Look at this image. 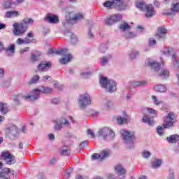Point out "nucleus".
Here are the masks:
<instances>
[{
    "label": "nucleus",
    "instance_id": "8",
    "mask_svg": "<svg viewBox=\"0 0 179 179\" xmlns=\"http://www.w3.org/2000/svg\"><path fill=\"white\" fill-rule=\"evenodd\" d=\"M98 135L103 138V141H107V139H114V138H115V132L108 127L100 129L98 131Z\"/></svg>",
    "mask_w": 179,
    "mask_h": 179
},
{
    "label": "nucleus",
    "instance_id": "59",
    "mask_svg": "<svg viewBox=\"0 0 179 179\" xmlns=\"http://www.w3.org/2000/svg\"><path fill=\"white\" fill-rule=\"evenodd\" d=\"M29 50H30V48L26 47L24 49H22L20 50V54H22V55L24 54V52H27L29 51Z\"/></svg>",
    "mask_w": 179,
    "mask_h": 179
},
{
    "label": "nucleus",
    "instance_id": "4",
    "mask_svg": "<svg viewBox=\"0 0 179 179\" xmlns=\"http://www.w3.org/2000/svg\"><path fill=\"white\" fill-rule=\"evenodd\" d=\"M33 20L31 18H27L23 20L20 24L15 22L13 24L14 29L13 33L14 36H22L24 34L25 31L27 30L26 24H31L33 23Z\"/></svg>",
    "mask_w": 179,
    "mask_h": 179
},
{
    "label": "nucleus",
    "instance_id": "62",
    "mask_svg": "<svg viewBox=\"0 0 179 179\" xmlns=\"http://www.w3.org/2000/svg\"><path fill=\"white\" fill-rule=\"evenodd\" d=\"M88 37L89 38H94V35H93V34L92 33V29H89V31H88Z\"/></svg>",
    "mask_w": 179,
    "mask_h": 179
},
{
    "label": "nucleus",
    "instance_id": "20",
    "mask_svg": "<svg viewBox=\"0 0 179 179\" xmlns=\"http://www.w3.org/2000/svg\"><path fill=\"white\" fill-rule=\"evenodd\" d=\"M167 34V29L164 28V27H160L158 28V31L155 34L156 38L157 40H162V41H164L166 40V35Z\"/></svg>",
    "mask_w": 179,
    "mask_h": 179
},
{
    "label": "nucleus",
    "instance_id": "48",
    "mask_svg": "<svg viewBox=\"0 0 179 179\" xmlns=\"http://www.w3.org/2000/svg\"><path fill=\"white\" fill-rule=\"evenodd\" d=\"M71 41L72 44H76L78 43V37L74 34H71Z\"/></svg>",
    "mask_w": 179,
    "mask_h": 179
},
{
    "label": "nucleus",
    "instance_id": "46",
    "mask_svg": "<svg viewBox=\"0 0 179 179\" xmlns=\"http://www.w3.org/2000/svg\"><path fill=\"white\" fill-rule=\"evenodd\" d=\"M92 160H101V157L99 153H94L91 157Z\"/></svg>",
    "mask_w": 179,
    "mask_h": 179
},
{
    "label": "nucleus",
    "instance_id": "58",
    "mask_svg": "<svg viewBox=\"0 0 179 179\" xmlns=\"http://www.w3.org/2000/svg\"><path fill=\"white\" fill-rule=\"evenodd\" d=\"M89 144V141H83L80 144V148H85V146H87V145Z\"/></svg>",
    "mask_w": 179,
    "mask_h": 179
},
{
    "label": "nucleus",
    "instance_id": "55",
    "mask_svg": "<svg viewBox=\"0 0 179 179\" xmlns=\"http://www.w3.org/2000/svg\"><path fill=\"white\" fill-rule=\"evenodd\" d=\"M16 43L17 44H18V45H22V44H25L24 39H22L21 38H18Z\"/></svg>",
    "mask_w": 179,
    "mask_h": 179
},
{
    "label": "nucleus",
    "instance_id": "26",
    "mask_svg": "<svg viewBox=\"0 0 179 179\" xmlns=\"http://www.w3.org/2000/svg\"><path fill=\"white\" fill-rule=\"evenodd\" d=\"M135 6L137 9H139L141 12H145V9L148 6V4L145 1H136Z\"/></svg>",
    "mask_w": 179,
    "mask_h": 179
},
{
    "label": "nucleus",
    "instance_id": "18",
    "mask_svg": "<svg viewBox=\"0 0 179 179\" xmlns=\"http://www.w3.org/2000/svg\"><path fill=\"white\" fill-rule=\"evenodd\" d=\"M145 85H148V81L146 80H131L129 83V87L130 89H137V87H142Z\"/></svg>",
    "mask_w": 179,
    "mask_h": 179
},
{
    "label": "nucleus",
    "instance_id": "63",
    "mask_svg": "<svg viewBox=\"0 0 179 179\" xmlns=\"http://www.w3.org/2000/svg\"><path fill=\"white\" fill-rule=\"evenodd\" d=\"M154 6H155V8H160V2L158 0H155Z\"/></svg>",
    "mask_w": 179,
    "mask_h": 179
},
{
    "label": "nucleus",
    "instance_id": "39",
    "mask_svg": "<svg viewBox=\"0 0 179 179\" xmlns=\"http://www.w3.org/2000/svg\"><path fill=\"white\" fill-rule=\"evenodd\" d=\"M160 78H162V79H167L169 76V70L164 69H162L161 73H159Z\"/></svg>",
    "mask_w": 179,
    "mask_h": 179
},
{
    "label": "nucleus",
    "instance_id": "24",
    "mask_svg": "<svg viewBox=\"0 0 179 179\" xmlns=\"http://www.w3.org/2000/svg\"><path fill=\"white\" fill-rule=\"evenodd\" d=\"M113 59L112 55H107L106 56H103L100 58V64L101 66H106L107 64L110 62V59Z\"/></svg>",
    "mask_w": 179,
    "mask_h": 179
},
{
    "label": "nucleus",
    "instance_id": "57",
    "mask_svg": "<svg viewBox=\"0 0 179 179\" xmlns=\"http://www.w3.org/2000/svg\"><path fill=\"white\" fill-rule=\"evenodd\" d=\"M71 171H72V169L71 168L66 171L64 174V177H66V178H69V176H71Z\"/></svg>",
    "mask_w": 179,
    "mask_h": 179
},
{
    "label": "nucleus",
    "instance_id": "7",
    "mask_svg": "<svg viewBox=\"0 0 179 179\" xmlns=\"http://www.w3.org/2000/svg\"><path fill=\"white\" fill-rule=\"evenodd\" d=\"M71 13L66 14V20L62 22L64 27H66L68 24H76L78 22L85 19V16L82 13H76L73 17H71Z\"/></svg>",
    "mask_w": 179,
    "mask_h": 179
},
{
    "label": "nucleus",
    "instance_id": "56",
    "mask_svg": "<svg viewBox=\"0 0 179 179\" xmlns=\"http://www.w3.org/2000/svg\"><path fill=\"white\" fill-rule=\"evenodd\" d=\"M138 36L135 32H129L128 38H134Z\"/></svg>",
    "mask_w": 179,
    "mask_h": 179
},
{
    "label": "nucleus",
    "instance_id": "33",
    "mask_svg": "<svg viewBox=\"0 0 179 179\" xmlns=\"http://www.w3.org/2000/svg\"><path fill=\"white\" fill-rule=\"evenodd\" d=\"M162 159H156L155 160L151 162V167L152 169H159L162 166Z\"/></svg>",
    "mask_w": 179,
    "mask_h": 179
},
{
    "label": "nucleus",
    "instance_id": "40",
    "mask_svg": "<svg viewBox=\"0 0 179 179\" xmlns=\"http://www.w3.org/2000/svg\"><path fill=\"white\" fill-rule=\"evenodd\" d=\"M154 90H167V86L164 85H157L154 86Z\"/></svg>",
    "mask_w": 179,
    "mask_h": 179
},
{
    "label": "nucleus",
    "instance_id": "47",
    "mask_svg": "<svg viewBox=\"0 0 179 179\" xmlns=\"http://www.w3.org/2000/svg\"><path fill=\"white\" fill-rule=\"evenodd\" d=\"M157 133L159 136H163V135H164V131H163V127L159 126L157 128Z\"/></svg>",
    "mask_w": 179,
    "mask_h": 179
},
{
    "label": "nucleus",
    "instance_id": "16",
    "mask_svg": "<svg viewBox=\"0 0 179 179\" xmlns=\"http://www.w3.org/2000/svg\"><path fill=\"white\" fill-rule=\"evenodd\" d=\"M44 22L50 24H57L59 23V17L57 15L48 13L43 19Z\"/></svg>",
    "mask_w": 179,
    "mask_h": 179
},
{
    "label": "nucleus",
    "instance_id": "22",
    "mask_svg": "<svg viewBox=\"0 0 179 179\" xmlns=\"http://www.w3.org/2000/svg\"><path fill=\"white\" fill-rule=\"evenodd\" d=\"M52 64H51V62H41L38 65V70L39 72H44L47 71V68H51V66Z\"/></svg>",
    "mask_w": 179,
    "mask_h": 179
},
{
    "label": "nucleus",
    "instance_id": "41",
    "mask_svg": "<svg viewBox=\"0 0 179 179\" xmlns=\"http://www.w3.org/2000/svg\"><path fill=\"white\" fill-rule=\"evenodd\" d=\"M108 48L107 47V45L106 44H101L99 48V52H101L102 54H104L106 51H107V49Z\"/></svg>",
    "mask_w": 179,
    "mask_h": 179
},
{
    "label": "nucleus",
    "instance_id": "15",
    "mask_svg": "<svg viewBox=\"0 0 179 179\" xmlns=\"http://www.w3.org/2000/svg\"><path fill=\"white\" fill-rule=\"evenodd\" d=\"M69 125H71V123L68 120L64 117H60L56 122L54 129L55 131H61L62 128H64V127H69Z\"/></svg>",
    "mask_w": 179,
    "mask_h": 179
},
{
    "label": "nucleus",
    "instance_id": "9",
    "mask_svg": "<svg viewBox=\"0 0 179 179\" xmlns=\"http://www.w3.org/2000/svg\"><path fill=\"white\" fill-rule=\"evenodd\" d=\"M78 101V106L83 110L86 109V107H87V106H90L92 104V99H90V96L89 95V94H83L80 95Z\"/></svg>",
    "mask_w": 179,
    "mask_h": 179
},
{
    "label": "nucleus",
    "instance_id": "2",
    "mask_svg": "<svg viewBox=\"0 0 179 179\" xmlns=\"http://www.w3.org/2000/svg\"><path fill=\"white\" fill-rule=\"evenodd\" d=\"M48 55H61L64 57L59 59V62L62 65H66V64L71 62L72 58H73L72 54L68 52V49L66 48L57 50L55 48H51L48 52Z\"/></svg>",
    "mask_w": 179,
    "mask_h": 179
},
{
    "label": "nucleus",
    "instance_id": "35",
    "mask_svg": "<svg viewBox=\"0 0 179 179\" xmlns=\"http://www.w3.org/2000/svg\"><path fill=\"white\" fill-rule=\"evenodd\" d=\"M19 16V12L17 11H8L6 13L5 17L10 18V17H17Z\"/></svg>",
    "mask_w": 179,
    "mask_h": 179
},
{
    "label": "nucleus",
    "instance_id": "3",
    "mask_svg": "<svg viewBox=\"0 0 179 179\" xmlns=\"http://www.w3.org/2000/svg\"><path fill=\"white\" fill-rule=\"evenodd\" d=\"M104 8L115 9L118 12H124L128 8V3L124 0H108L103 3Z\"/></svg>",
    "mask_w": 179,
    "mask_h": 179
},
{
    "label": "nucleus",
    "instance_id": "42",
    "mask_svg": "<svg viewBox=\"0 0 179 179\" xmlns=\"http://www.w3.org/2000/svg\"><path fill=\"white\" fill-rule=\"evenodd\" d=\"M13 3V2L11 0H6L3 3V6L6 9H9V8H12Z\"/></svg>",
    "mask_w": 179,
    "mask_h": 179
},
{
    "label": "nucleus",
    "instance_id": "37",
    "mask_svg": "<svg viewBox=\"0 0 179 179\" xmlns=\"http://www.w3.org/2000/svg\"><path fill=\"white\" fill-rule=\"evenodd\" d=\"M60 155L62 156H69V155H71V150L68 149L66 147H63L60 150Z\"/></svg>",
    "mask_w": 179,
    "mask_h": 179
},
{
    "label": "nucleus",
    "instance_id": "36",
    "mask_svg": "<svg viewBox=\"0 0 179 179\" xmlns=\"http://www.w3.org/2000/svg\"><path fill=\"white\" fill-rule=\"evenodd\" d=\"M139 55V52L135 50H131V52L129 53V58L131 61L134 59H136V57H138Z\"/></svg>",
    "mask_w": 179,
    "mask_h": 179
},
{
    "label": "nucleus",
    "instance_id": "11",
    "mask_svg": "<svg viewBox=\"0 0 179 179\" xmlns=\"http://www.w3.org/2000/svg\"><path fill=\"white\" fill-rule=\"evenodd\" d=\"M147 110L148 111L149 114H151V115H152V118L149 117L148 115L143 114V122H145V124H148V125L153 127L155 124V120H153V117H157V110L151 108H148Z\"/></svg>",
    "mask_w": 179,
    "mask_h": 179
},
{
    "label": "nucleus",
    "instance_id": "10",
    "mask_svg": "<svg viewBox=\"0 0 179 179\" xmlns=\"http://www.w3.org/2000/svg\"><path fill=\"white\" fill-rule=\"evenodd\" d=\"M177 121L176 119V115L174 113L171 112L168 113L164 117V124L163 128H171L174 127V124Z\"/></svg>",
    "mask_w": 179,
    "mask_h": 179
},
{
    "label": "nucleus",
    "instance_id": "61",
    "mask_svg": "<svg viewBox=\"0 0 179 179\" xmlns=\"http://www.w3.org/2000/svg\"><path fill=\"white\" fill-rule=\"evenodd\" d=\"M87 135H91V138H94L95 135L92 129H88L87 132Z\"/></svg>",
    "mask_w": 179,
    "mask_h": 179
},
{
    "label": "nucleus",
    "instance_id": "14",
    "mask_svg": "<svg viewBox=\"0 0 179 179\" xmlns=\"http://www.w3.org/2000/svg\"><path fill=\"white\" fill-rule=\"evenodd\" d=\"M1 157L3 160L6 162V164H9L10 166L16 163L15 155L10 154L9 151H3L1 152Z\"/></svg>",
    "mask_w": 179,
    "mask_h": 179
},
{
    "label": "nucleus",
    "instance_id": "29",
    "mask_svg": "<svg viewBox=\"0 0 179 179\" xmlns=\"http://www.w3.org/2000/svg\"><path fill=\"white\" fill-rule=\"evenodd\" d=\"M129 29H131V25L125 21H123L118 27V29L121 30V31H127V30H129Z\"/></svg>",
    "mask_w": 179,
    "mask_h": 179
},
{
    "label": "nucleus",
    "instance_id": "32",
    "mask_svg": "<svg viewBox=\"0 0 179 179\" xmlns=\"http://www.w3.org/2000/svg\"><path fill=\"white\" fill-rule=\"evenodd\" d=\"M166 139L169 143H176V142H178L179 141V136L177 134H173L169 137H167Z\"/></svg>",
    "mask_w": 179,
    "mask_h": 179
},
{
    "label": "nucleus",
    "instance_id": "21",
    "mask_svg": "<svg viewBox=\"0 0 179 179\" xmlns=\"http://www.w3.org/2000/svg\"><path fill=\"white\" fill-rule=\"evenodd\" d=\"M1 51H6V52H9L10 54H15L16 51V46L15 44L12 43L8 48H5L3 43L0 42V52Z\"/></svg>",
    "mask_w": 179,
    "mask_h": 179
},
{
    "label": "nucleus",
    "instance_id": "25",
    "mask_svg": "<svg viewBox=\"0 0 179 179\" xmlns=\"http://www.w3.org/2000/svg\"><path fill=\"white\" fill-rule=\"evenodd\" d=\"M9 173H10V169L4 168L3 171L0 173V179H10Z\"/></svg>",
    "mask_w": 179,
    "mask_h": 179
},
{
    "label": "nucleus",
    "instance_id": "64",
    "mask_svg": "<svg viewBox=\"0 0 179 179\" xmlns=\"http://www.w3.org/2000/svg\"><path fill=\"white\" fill-rule=\"evenodd\" d=\"M48 138L50 141H54V139H55V135H54V134H50L48 135Z\"/></svg>",
    "mask_w": 179,
    "mask_h": 179
},
{
    "label": "nucleus",
    "instance_id": "34",
    "mask_svg": "<svg viewBox=\"0 0 179 179\" xmlns=\"http://www.w3.org/2000/svg\"><path fill=\"white\" fill-rule=\"evenodd\" d=\"M40 80V76L39 75H35L29 81H28L29 86L31 85H36Z\"/></svg>",
    "mask_w": 179,
    "mask_h": 179
},
{
    "label": "nucleus",
    "instance_id": "53",
    "mask_svg": "<svg viewBox=\"0 0 179 179\" xmlns=\"http://www.w3.org/2000/svg\"><path fill=\"white\" fill-rule=\"evenodd\" d=\"M152 99L154 101V103L155 104V106H159L160 104V103H162L161 101H159V100H157V97L155 95H153L152 96Z\"/></svg>",
    "mask_w": 179,
    "mask_h": 179
},
{
    "label": "nucleus",
    "instance_id": "1",
    "mask_svg": "<svg viewBox=\"0 0 179 179\" xmlns=\"http://www.w3.org/2000/svg\"><path fill=\"white\" fill-rule=\"evenodd\" d=\"M41 94L50 96V94H52V90H33L27 94H15L13 96V100L15 106H20V99L25 100V101H31L33 103L40 99Z\"/></svg>",
    "mask_w": 179,
    "mask_h": 179
},
{
    "label": "nucleus",
    "instance_id": "5",
    "mask_svg": "<svg viewBox=\"0 0 179 179\" xmlns=\"http://www.w3.org/2000/svg\"><path fill=\"white\" fill-rule=\"evenodd\" d=\"M122 136L124 143L127 145L129 149H134L135 148L134 142H135L136 137L134 131L123 130L122 131Z\"/></svg>",
    "mask_w": 179,
    "mask_h": 179
},
{
    "label": "nucleus",
    "instance_id": "30",
    "mask_svg": "<svg viewBox=\"0 0 179 179\" xmlns=\"http://www.w3.org/2000/svg\"><path fill=\"white\" fill-rule=\"evenodd\" d=\"M101 161L104 160V159H107V157H110L111 155V150H103L101 153Z\"/></svg>",
    "mask_w": 179,
    "mask_h": 179
},
{
    "label": "nucleus",
    "instance_id": "17",
    "mask_svg": "<svg viewBox=\"0 0 179 179\" xmlns=\"http://www.w3.org/2000/svg\"><path fill=\"white\" fill-rule=\"evenodd\" d=\"M144 12H145V17H147V19H150V17H153V16L156 15V10H155L153 4H148Z\"/></svg>",
    "mask_w": 179,
    "mask_h": 179
},
{
    "label": "nucleus",
    "instance_id": "54",
    "mask_svg": "<svg viewBox=\"0 0 179 179\" xmlns=\"http://www.w3.org/2000/svg\"><path fill=\"white\" fill-rule=\"evenodd\" d=\"M156 43H157L156 40H155L154 38H150L149 39V45L150 47H152V45H156Z\"/></svg>",
    "mask_w": 179,
    "mask_h": 179
},
{
    "label": "nucleus",
    "instance_id": "43",
    "mask_svg": "<svg viewBox=\"0 0 179 179\" xmlns=\"http://www.w3.org/2000/svg\"><path fill=\"white\" fill-rule=\"evenodd\" d=\"M80 76L83 79H87V78H90V76H92V72H81Z\"/></svg>",
    "mask_w": 179,
    "mask_h": 179
},
{
    "label": "nucleus",
    "instance_id": "31",
    "mask_svg": "<svg viewBox=\"0 0 179 179\" xmlns=\"http://www.w3.org/2000/svg\"><path fill=\"white\" fill-rule=\"evenodd\" d=\"M172 57V63H173V66L174 67L175 69H178L179 68V59L178 57H177V55L176 54H173L171 55Z\"/></svg>",
    "mask_w": 179,
    "mask_h": 179
},
{
    "label": "nucleus",
    "instance_id": "23",
    "mask_svg": "<svg viewBox=\"0 0 179 179\" xmlns=\"http://www.w3.org/2000/svg\"><path fill=\"white\" fill-rule=\"evenodd\" d=\"M147 65L152 68L155 72H158V71H160V64L159 63H157V62L148 61Z\"/></svg>",
    "mask_w": 179,
    "mask_h": 179
},
{
    "label": "nucleus",
    "instance_id": "28",
    "mask_svg": "<svg viewBox=\"0 0 179 179\" xmlns=\"http://www.w3.org/2000/svg\"><path fill=\"white\" fill-rule=\"evenodd\" d=\"M0 113L3 115H6L9 113V108L8 107V103H0Z\"/></svg>",
    "mask_w": 179,
    "mask_h": 179
},
{
    "label": "nucleus",
    "instance_id": "45",
    "mask_svg": "<svg viewBox=\"0 0 179 179\" xmlns=\"http://www.w3.org/2000/svg\"><path fill=\"white\" fill-rule=\"evenodd\" d=\"M38 58H40V55L31 54L30 59L32 62H36V61H38Z\"/></svg>",
    "mask_w": 179,
    "mask_h": 179
},
{
    "label": "nucleus",
    "instance_id": "49",
    "mask_svg": "<svg viewBox=\"0 0 179 179\" xmlns=\"http://www.w3.org/2000/svg\"><path fill=\"white\" fill-rule=\"evenodd\" d=\"M151 155L150 152L146 150L142 153V156L144 159H149Z\"/></svg>",
    "mask_w": 179,
    "mask_h": 179
},
{
    "label": "nucleus",
    "instance_id": "51",
    "mask_svg": "<svg viewBox=\"0 0 179 179\" xmlns=\"http://www.w3.org/2000/svg\"><path fill=\"white\" fill-rule=\"evenodd\" d=\"M24 43H25V44H30V43H36V39H30V38H24Z\"/></svg>",
    "mask_w": 179,
    "mask_h": 179
},
{
    "label": "nucleus",
    "instance_id": "19",
    "mask_svg": "<svg viewBox=\"0 0 179 179\" xmlns=\"http://www.w3.org/2000/svg\"><path fill=\"white\" fill-rule=\"evenodd\" d=\"M179 12V2L173 3L171 9L168 10L167 12L164 13L166 16H174L176 13Z\"/></svg>",
    "mask_w": 179,
    "mask_h": 179
},
{
    "label": "nucleus",
    "instance_id": "12",
    "mask_svg": "<svg viewBox=\"0 0 179 179\" xmlns=\"http://www.w3.org/2000/svg\"><path fill=\"white\" fill-rule=\"evenodd\" d=\"M121 20H122V15L121 13H117L108 16L105 20V24H106V26H113V24H115V23H118V22H121Z\"/></svg>",
    "mask_w": 179,
    "mask_h": 179
},
{
    "label": "nucleus",
    "instance_id": "6",
    "mask_svg": "<svg viewBox=\"0 0 179 179\" xmlns=\"http://www.w3.org/2000/svg\"><path fill=\"white\" fill-rule=\"evenodd\" d=\"M99 84L101 87L107 90H117V83L114 80L108 79V78L104 76H100Z\"/></svg>",
    "mask_w": 179,
    "mask_h": 179
},
{
    "label": "nucleus",
    "instance_id": "44",
    "mask_svg": "<svg viewBox=\"0 0 179 179\" xmlns=\"http://www.w3.org/2000/svg\"><path fill=\"white\" fill-rule=\"evenodd\" d=\"M127 118L121 117H117V122L118 125H122V124H124V122H127Z\"/></svg>",
    "mask_w": 179,
    "mask_h": 179
},
{
    "label": "nucleus",
    "instance_id": "50",
    "mask_svg": "<svg viewBox=\"0 0 179 179\" xmlns=\"http://www.w3.org/2000/svg\"><path fill=\"white\" fill-rule=\"evenodd\" d=\"M50 103L51 104H55V106H57L59 104V103H61V101H59V99L57 98H55L50 100Z\"/></svg>",
    "mask_w": 179,
    "mask_h": 179
},
{
    "label": "nucleus",
    "instance_id": "38",
    "mask_svg": "<svg viewBox=\"0 0 179 179\" xmlns=\"http://www.w3.org/2000/svg\"><path fill=\"white\" fill-rule=\"evenodd\" d=\"M53 86L55 89H57L58 90H64L65 89L64 84L59 83L57 80L54 81Z\"/></svg>",
    "mask_w": 179,
    "mask_h": 179
},
{
    "label": "nucleus",
    "instance_id": "13",
    "mask_svg": "<svg viewBox=\"0 0 179 179\" xmlns=\"http://www.w3.org/2000/svg\"><path fill=\"white\" fill-rule=\"evenodd\" d=\"M6 134L10 139H16L19 136V129L15 125H11L6 129Z\"/></svg>",
    "mask_w": 179,
    "mask_h": 179
},
{
    "label": "nucleus",
    "instance_id": "52",
    "mask_svg": "<svg viewBox=\"0 0 179 179\" xmlns=\"http://www.w3.org/2000/svg\"><path fill=\"white\" fill-rule=\"evenodd\" d=\"M105 104V107H106V108H111V107H113V101H106Z\"/></svg>",
    "mask_w": 179,
    "mask_h": 179
},
{
    "label": "nucleus",
    "instance_id": "27",
    "mask_svg": "<svg viewBox=\"0 0 179 179\" xmlns=\"http://www.w3.org/2000/svg\"><path fill=\"white\" fill-rule=\"evenodd\" d=\"M115 170L117 176H124L126 173L125 169L121 164H117L115 167Z\"/></svg>",
    "mask_w": 179,
    "mask_h": 179
},
{
    "label": "nucleus",
    "instance_id": "60",
    "mask_svg": "<svg viewBox=\"0 0 179 179\" xmlns=\"http://www.w3.org/2000/svg\"><path fill=\"white\" fill-rule=\"evenodd\" d=\"M136 29L139 30L140 33H143L145 31V28L142 25H138Z\"/></svg>",
    "mask_w": 179,
    "mask_h": 179
}]
</instances>
